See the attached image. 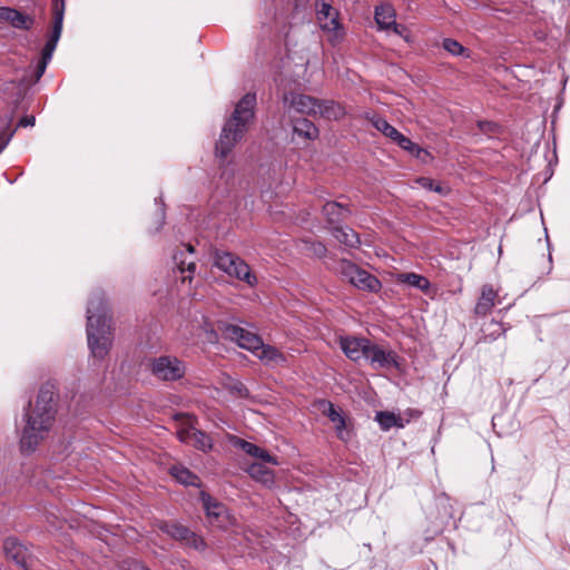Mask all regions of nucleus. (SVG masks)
Instances as JSON below:
<instances>
[{
  "mask_svg": "<svg viewBox=\"0 0 570 570\" xmlns=\"http://www.w3.org/2000/svg\"><path fill=\"white\" fill-rule=\"evenodd\" d=\"M397 146L406 150L412 156H414L415 158L420 159L423 163H428L431 159V155L428 150L423 149L404 135L399 140Z\"/></svg>",
  "mask_w": 570,
  "mask_h": 570,
  "instance_id": "obj_30",
  "label": "nucleus"
},
{
  "mask_svg": "<svg viewBox=\"0 0 570 570\" xmlns=\"http://www.w3.org/2000/svg\"><path fill=\"white\" fill-rule=\"evenodd\" d=\"M6 557L12 560L23 570H31L33 560L27 547L14 538H8L3 543Z\"/></svg>",
  "mask_w": 570,
  "mask_h": 570,
  "instance_id": "obj_13",
  "label": "nucleus"
},
{
  "mask_svg": "<svg viewBox=\"0 0 570 570\" xmlns=\"http://www.w3.org/2000/svg\"><path fill=\"white\" fill-rule=\"evenodd\" d=\"M505 333V328L503 324L497 321H491L482 327V337L483 342H493L499 338L501 335Z\"/></svg>",
  "mask_w": 570,
  "mask_h": 570,
  "instance_id": "obj_33",
  "label": "nucleus"
},
{
  "mask_svg": "<svg viewBox=\"0 0 570 570\" xmlns=\"http://www.w3.org/2000/svg\"><path fill=\"white\" fill-rule=\"evenodd\" d=\"M375 421L379 423L383 431H389L391 428H404L405 423L403 419L395 415L393 412L379 411L375 415Z\"/></svg>",
  "mask_w": 570,
  "mask_h": 570,
  "instance_id": "obj_29",
  "label": "nucleus"
},
{
  "mask_svg": "<svg viewBox=\"0 0 570 570\" xmlns=\"http://www.w3.org/2000/svg\"><path fill=\"white\" fill-rule=\"evenodd\" d=\"M255 356L267 366L284 365L287 362L285 354L277 347L264 343Z\"/></svg>",
  "mask_w": 570,
  "mask_h": 570,
  "instance_id": "obj_21",
  "label": "nucleus"
},
{
  "mask_svg": "<svg viewBox=\"0 0 570 570\" xmlns=\"http://www.w3.org/2000/svg\"><path fill=\"white\" fill-rule=\"evenodd\" d=\"M87 340L94 358L104 360L114 341L112 318L102 291L92 292L87 307Z\"/></svg>",
  "mask_w": 570,
  "mask_h": 570,
  "instance_id": "obj_1",
  "label": "nucleus"
},
{
  "mask_svg": "<svg viewBox=\"0 0 570 570\" xmlns=\"http://www.w3.org/2000/svg\"><path fill=\"white\" fill-rule=\"evenodd\" d=\"M374 19L380 30L390 31L396 22L395 9L390 3H381L375 7Z\"/></svg>",
  "mask_w": 570,
  "mask_h": 570,
  "instance_id": "obj_20",
  "label": "nucleus"
},
{
  "mask_svg": "<svg viewBox=\"0 0 570 570\" xmlns=\"http://www.w3.org/2000/svg\"><path fill=\"white\" fill-rule=\"evenodd\" d=\"M366 360L370 362L374 370L379 368H400L397 354L392 350H385L377 344L371 342L367 351Z\"/></svg>",
  "mask_w": 570,
  "mask_h": 570,
  "instance_id": "obj_11",
  "label": "nucleus"
},
{
  "mask_svg": "<svg viewBox=\"0 0 570 570\" xmlns=\"http://www.w3.org/2000/svg\"><path fill=\"white\" fill-rule=\"evenodd\" d=\"M495 125L489 121H480L479 127L482 131H492Z\"/></svg>",
  "mask_w": 570,
  "mask_h": 570,
  "instance_id": "obj_44",
  "label": "nucleus"
},
{
  "mask_svg": "<svg viewBox=\"0 0 570 570\" xmlns=\"http://www.w3.org/2000/svg\"><path fill=\"white\" fill-rule=\"evenodd\" d=\"M284 106L291 110H294L297 114L316 116L317 115V106L318 99L303 95L297 92H288L283 97Z\"/></svg>",
  "mask_w": 570,
  "mask_h": 570,
  "instance_id": "obj_12",
  "label": "nucleus"
},
{
  "mask_svg": "<svg viewBox=\"0 0 570 570\" xmlns=\"http://www.w3.org/2000/svg\"><path fill=\"white\" fill-rule=\"evenodd\" d=\"M170 474L181 484L185 485H199V478L183 465H173Z\"/></svg>",
  "mask_w": 570,
  "mask_h": 570,
  "instance_id": "obj_31",
  "label": "nucleus"
},
{
  "mask_svg": "<svg viewBox=\"0 0 570 570\" xmlns=\"http://www.w3.org/2000/svg\"><path fill=\"white\" fill-rule=\"evenodd\" d=\"M293 131L299 137L314 140L318 137V128L308 119L301 118L293 121Z\"/></svg>",
  "mask_w": 570,
  "mask_h": 570,
  "instance_id": "obj_26",
  "label": "nucleus"
},
{
  "mask_svg": "<svg viewBox=\"0 0 570 570\" xmlns=\"http://www.w3.org/2000/svg\"><path fill=\"white\" fill-rule=\"evenodd\" d=\"M48 63H49V60L40 58V60L38 61V65L36 67V71H35V81L40 80V78L42 77V75L46 71Z\"/></svg>",
  "mask_w": 570,
  "mask_h": 570,
  "instance_id": "obj_41",
  "label": "nucleus"
},
{
  "mask_svg": "<svg viewBox=\"0 0 570 570\" xmlns=\"http://www.w3.org/2000/svg\"><path fill=\"white\" fill-rule=\"evenodd\" d=\"M217 328L226 340L235 342L240 348L247 350L254 355L262 347V337L240 326L219 321Z\"/></svg>",
  "mask_w": 570,
  "mask_h": 570,
  "instance_id": "obj_7",
  "label": "nucleus"
},
{
  "mask_svg": "<svg viewBox=\"0 0 570 570\" xmlns=\"http://www.w3.org/2000/svg\"><path fill=\"white\" fill-rule=\"evenodd\" d=\"M317 115L326 119L336 120L344 115V110L333 100H318Z\"/></svg>",
  "mask_w": 570,
  "mask_h": 570,
  "instance_id": "obj_28",
  "label": "nucleus"
},
{
  "mask_svg": "<svg viewBox=\"0 0 570 570\" xmlns=\"http://www.w3.org/2000/svg\"><path fill=\"white\" fill-rule=\"evenodd\" d=\"M417 184L429 190H434L439 194L443 193V187L440 184H435L434 180L428 177H421L417 180Z\"/></svg>",
  "mask_w": 570,
  "mask_h": 570,
  "instance_id": "obj_37",
  "label": "nucleus"
},
{
  "mask_svg": "<svg viewBox=\"0 0 570 570\" xmlns=\"http://www.w3.org/2000/svg\"><path fill=\"white\" fill-rule=\"evenodd\" d=\"M323 214L325 215L327 222L334 227L351 215V209L346 206H343L341 203L327 202L323 206Z\"/></svg>",
  "mask_w": 570,
  "mask_h": 570,
  "instance_id": "obj_22",
  "label": "nucleus"
},
{
  "mask_svg": "<svg viewBox=\"0 0 570 570\" xmlns=\"http://www.w3.org/2000/svg\"><path fill=\"white\" fill-rule=\"evenodd\" d=\"M255 106V94H246L236 104L232 117L224 125L219 139L216 142L215 150L217 157L222 159L226 158L235 145L243 138L248 129V124L254 118Z\"/></svg>",
  "mask_w": 570,
  "mask_h": 570,
  "instance_id": "obj_3",
  "label": "nucleus"
},
{
  "mask_svg": "<svg viewBox=\"0 0 570 570\" xmlns=\"http://www.w3.org/2000/svg\"><path fill=\"white\" fill-rule=\"evenodd\" d=\"M306 247L305 250L309 254L316 256V257H323L325 256L327 249L321 242H312V243H305Z\"/></svg>",
  "mask_w": 570,
  "mask_h": 570,
  "instance_id": "obj_36",
  "label": "nucleus"
},
{
  "mask_svg": "<svg viewBox=\"0 0 570 570\" xmlns=\"http://www.w3.org/2000/svg\"><path fill=\"white\" fill-rule=\"evenodd\" d=\"M160 217H161V219L164 220V218H165V213H164V208H163V207H160Z\"/></svg>",
  "mask_w": 570,
  "mask_h": 570,
  "instance_id": "obj_45",
  "label": "nucleus"
},
{
  "mask_svg": "<svg viewBox=\"0 0 570 570\" xmlns=\"http://www.w3.org/2000/svg\"><path fill=\"white\" fill-rule=\"evenodd\" d=\"M214 264L227 275L245 282L250 287L257 284V277L252 273L248 264L229 252L217 250L214 256Z\"/></svg>",
  "mask_w": 570,
  "mask_h": 570,
  "instance_id": "obj_5",
  "label": "nucleus"
},
{
  "mask_svg": "<svg viewBox=\"0 0 570 570\" xmlns=\"http://www.w3.org/2000/svg\"><path fill=\"white\" fill-rule=\"evenodd\" d=\"M318 409L334 424L337 438L347 442L351 438V432L347 429L346 420L343 414L336 410L335 405L331 401L326 400L320 401Z\"/></svg>",
  "mask_w": 570,
  "mask_h": 570,
  "instance_id": "obj_14",
  "label": "nucleus"
},
{
  "mask_svg": "<svg viewBox=\"0 0 570 570\" xmlns=\"http://www.w3.org/2000/svg\"><path fill=\"white\" fill-rule=\"evenodd\" d=\"M146 367L155 380L164 383L178 382L187 372L185 361L174 354L149 357Z\"/></svg>",
  "mask_w": 570,
  "mask_h": 570,
  "instance_id": "obj_4",
  "label": "nucleus"
},
{
  "mask_svg": "<svg viewBox=\"0 0 570 570\" xmlns=\"http://www.w3.org/2000/svg\"><path fill=\"white\" fill-rule=\"evenodd\" d=\"M62 24H63V19L60 18V16L57 18H53L52 31L42 49L41 58L49 60V61L51 60L53 51L56 50L57 43L61 36Z\"/></svg>",
  "mask_w": 570,
  "mask_h": 570,
  "instance_id": "obj_24",
  "label": "nucleus"
},
{
  "mask_svg": "<svg viewBox=\"0 0 570 570\" xmlns=\"http://www.w3.org/2000/svg\"><path fill=\"white\" fill-rule=\"evenodd\" d=\"M35 117L33 116H26V117H22L19 122H18V127H28V126H33L35 125Z\"/></svg>",
  "mask_w": 570,
  "mask_h": 570,
  "instance_id": "obj_43",
  "label": "nucleus"
},
{
  "mask_svg": "<svg viewBox=\"0 0 570 570\" xmlns=\"http://www.w3.org/2000/svg\"><path fill=\"white\" fill-rule=\"evenodd\" d=\"M158 528L186 548H191L199 552L205 551L207 548V543L202 535L181 523L163 521L158 524Z\"/></svg>",
  "mask_w": 570,
  "mask_h": 570,
  "instance_id": "obj_8",
  "label": "nucleus"
},
{
  "mask_svg": "<svg viewBox=\"0 0 570 570\" xmlns=\"http://www.w3.org/2000/svg\"><path fill=\"white\" fill-rule=\"evenodd\" d=\"M52 13L53 18L59 17L63 19L65 17V0H52Z\"/></svg>",
  "mask_w": 570,
  "mask_h": 570,
  "instance_id": "obj_40",
  "label": "nucleus"
},
{
  "mask_svg": "<svg viewBox=\"0 0 570 570\" xmlns=\"http://www.w3.org/2000/svg\"><path fill=\"white\" fill-rule=\"evenodd\" d=\"M396 281L399 283L407 284L409 286L419 288L423 293H428L431 287L430 281L425 276L416 274V273L397 274Z\"/></svg>",
  "mask_w": 570,
  "mask_h": 570,
  "instance_id": "obj_25",
  "label": "nucleus"
},
{
  "mask_svg": "<svg viewBox=\"0 0 570 570\" xmlns=\"http://www.w3.org/2000/svg\"><path fill=\"white\" fill-rule=\"evenodd\" d=\"M332 234L340 243L348 247H356L360 244L357 233L347 226H334L332 227Z\"/></svg>",
  "mask_w": 570,
  "mask_h": 570,
  "instance_id": "obj_27",
  "label": "nucleus"
},
{
  "mask_svg": "<svg viewBox=\"0 0 570 570\" xmlns=\"http://www.w3.org/2000/svg\"><path fill=\"white\" fill-rule=\"evenodd\" d=\"M373 126L381 131L384 136L392 139L395 144L402 138L403 134H401L395 127L390 125L384 118L375 117L372 119Z\"/></svg>",
  "mask_w": 570,
  "mask_h": 570,
  "instance_id": "obj_32",
  "label": "nucleus"
},
{
  "mask_svg": "<svg viewBox=\"0 0 570 570\" xmlns=\"http://www.w3.org/2000/svg\"><path fill=\"white\" fill-rule=\"evenodd\" d=\"M193 433V439L190 443H193L197 449L206 452L212 449L213 443L212 439L205 434L204 432L196 429V431H190Z\"/></svg>",
  "mask_w": 570,
  "mask_h": 570,
  "instance_id": "obj_34",
  "label": "nucleus"
},
{
  "mask_svg": "<svg viewBox=\"0 0 570 570\" xmlns=\"http://www.w3.org/2000/svg\"><path fill=\"white\" fill-rule=\"evenodd\" d=\"M498 297V293L494 291L492 285L485 284L481 288V295L475 304L474 313L478 316L488 315L492 308L495 306V299Z\"/></svg>",
  "mask_w": 570,
  "mask_h": 570,
  "instance_id": "obj_19",
  "label": "nucleus"
},
{
  "mask_svg": "<svg viewBox=\"0 0 570 570\" xmlns=\"http://www.w3.org/2000/svg\"><path fill=\"white\" fill-rule=\"evenodd\" d=\"M442 47L444 48V50H446L449 53H451L453 56H466V57H469V55H466L468 49L464 48L460 42H458L454 39H451V38L444 39L443 43H442Z\"/></svg>",
  "mask_w": 570,
  "mask_h": 570,
  "instance_id": "obj_35",
  "label": "nucleus"
},
{
  "mask_svg": "<svg viewBox=\"0 0 570 570\" xmlns=\"http://www.w3.org/2000/svg\"><path fill=\"white\" fill-rule=\"evenodd\" d=\"M335 269L358 289L376 293L382 287V284L376 276L360 268L347 259L337 262Z\"/></svg>",
  "mask_w": 570,
  "mask_h": 570,
  "instance_id": "obj_6",
  "label": "nucleus"
},
{
  "mask_svg": "<svg viewBox=\"0 0 570 570\" xmlns=\"http://www.w3.org/2000/svg\"><path fill=\"white\" fill-rule=\"evenodd\" d=\"M230 443L234 448L240 449L246 454L253 458H257L265 463H269L273 465L278 464V460L275 456L271 455L266 450L244 439L234 435L230 438Z\"/></svg>",
  "mask_w": 570,
  "mask_h": 570,
  "instance_id": "obj_15",
  "label": "nucleus"
},
{
  "mask_svg": "<svg viewBox=\"0 0 570 570\" xmlns=\"http://www.w3.org/2000/svg\"><path fill=\"white\" fill-rule=\"evenodd\" d=\"M200 498L207 521L212 527L226 530L235 523V518L230 514L225 504L218 502L205 492H202Z\"/></svg>",
  "mask_w": 570,
  "mask_h": 570,
  "instance_id": "obj_9",
  "label": "nucleus"
},
{
  "mask_svg": "<svg viewBox=\"0 0 570 570\" xmlns=\"http://www.w3.org/2000/svg\"><path fill=\"white\" fill-rule=\"evenodd\" d=\"M391 30L395 35L402 37L405 41H410V32L405 26L395 22V24L391 27Z\"/></svg>",
  "mask_w": 570,
  "mask_h": 570,
  "instance_id": "obj_39",
  "label": "nucleus"
},
{
  "mask_svg": "<svg viewBox=\"0 0 570 570\" xmlns=\"http://www.w3.org/2000/svg\"><path fill=\"white\" fill-rule=\"evenodd\" d=\"M184 250L174 255V262L181 274L188 273L183 276V281L191 279L193 274L196 269V263L191 258L194 254V247L190 244L184 245Z\"/></svg>",
  "mask_w": 570,
  "mask_h": 570,
  "instance_id": "obj_18",
  "label": "nucleus"
},
{
  "mask_svg": "<svg viewBox=\"0 0 570 570\" xmlns=\"http://www.w3.org/2000/svg\"><path fill=\"white\" fill-rule=\"evenodd\" d=\"M246 471L252 479L261 482L267 488H272L275 484L274 471L262 463H252Z\"/></svg>",
  "mask_w": 570,
  "mask_h": 570,
  "instance_id": "obj_23",
  "label": "nucleus"
},
{
  "mask_svg": "<svg viewBox=\"0 0 570 570\" xmlns=\"http://www.w3.org/2000/svg\"><path fill=\"white\" fill-rule=\"evenodd\" d=\"M26 411V425L20 438V448L23 453H31L48 435L55 421L53 392L49 387L39 391L33 407L28 402Z\"/></svg>",
  "mask_w": 570,
  "mask_h": 570,
  "instance_id": "obj_2",
  "label": "nucleus"
},
{
  "mask_svg": "<svg viewBox=\"0 0 570 570\" xmlns=\"http://www.w3.org/2000/svg\"><path fill=\"white\" fill-rule=\"evenodd\" d=\"M337 343L344 355L352 362H360L366 358L371 341L365 337H357L353 335H341Z\"/></svg>",
  "mask_w": 570,
  "mask_h": 570,
  "instance_id": "obj_10",
  "label": "nucleus"
},
{
  "mask_svg": "<svg viewBox=\"0 0 570 570\" xmlns=\"http://www.w3.org/2000/svg\"><path fill=\"white\" fill-rule=\"evenodd\" d=\"M233 390L236 391L239 396L245 397V396L248 395L247 387L243 383H240V382L235 383L234 386H233Z\"/></svg>",
  "mask_w": 570,
  "mask_h": 570,
  "instance_id": "obj_42",
  "label": "nucleus"
},
{
  "mask_svg": "<svg viewBox=\"0 0 570 570\" xmlns=\"http://www.w3.org/2000/svg\"><path fill=\"white\" fill-rule=\"evenodd\" d=\"M0 20L10 23L16 29L30 30L35 23L32 17L9 7L0 8Z\"/></svg>",
  "mask_w": 570,
  "mask_h": 570,
  "instance_id": "obj_17",
  "label": "nucleus"
},
{
  "mask_svg": "<svg viewBox=\"0 0 570 570\" xmlns=\"http://www.w3.org/2000/svg\"><path fill=\"white\" fill-rule=\"evenodd\" d=\"M190 431H196V428L187 426V428L179 429L177 431V436H178L179 441L189 443L193 439V433Z\"/></svg>",
  "mask_w": 570,
  "mask_h": 570,
  "instance_id": "obj_38",
  "label": "nucleus"
},
{
  "mask_svg": "<svg viewBox=\"0 0 570 570\" xmlns=\"http://www.w3.org/2000/svg\"><path fill=\"white\" fill-rule=\"evenodd\" d=\"M317 19L323 30L335 31L341 24L338 22V12L332 7L331 3L325 1L316 2Z\"/></svg>",
  "mask_w": 570,
  "mask_h": 570,
  "instance_id": "obj_16",
  "label": "nucleus"
}]
</instances>
